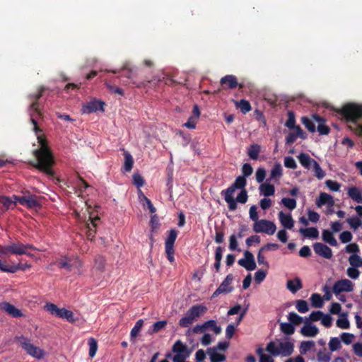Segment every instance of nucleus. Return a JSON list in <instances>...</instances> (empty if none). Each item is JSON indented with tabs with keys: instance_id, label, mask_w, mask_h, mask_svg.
Masks as SVG:
<instances>
[{
	"instance_id": "nucleus-13",
	"label": "nucleus",
	"mask_w": 362,
	"mask_h": 362,
	"mask_svg": "<svg viewBox=\"0 0 362 362\" xmlns=\"http://www.w3.org/2000/svg\"><path fill=\"white\" fill-rule=\"evenodd\" d=\"M220 83L222 89H234L237 86L240 89L243 88V83H238L236 76L234 75H226L221 78Z\"/></svg>"
},
{
	"instance_id": "nucleus-57",
	"label": "nucleus",
	"mask_w": 362,
	"mask_h": 362,
	"mask_svg": "<svg viewBox=\"0 0 362 362\" xmlns=\"http://www.w3.org/2000/svg\"><path fill=\"white\" fill-rule=\"evenodd\" d=\"M281 203L290 210H293L296 207V201L294 199L283 198Z\"/></svg>"
},
{
	"instance_id": "nucleus-62",
	"label": "nucleus",
	"mask_w": 362,
	"mask_h": 362,
	"mask_svg": "<svg viewBox=\"0 0 362 362\" xmlns=\"http://www.w3.org/2000/svg\"><path fill=\"white\" fill-rule=\"evenodd\" d=\"M349 261L352 267H357L361 266L362 259L356 254L351 255L350 257L349 258Z\"/></svg>"
},
{
	"instance_id": "nucleus-8",
	"label": "nucleus",
	"mask_w": 362,
	"mask_h": 362,
	"mask_svg": "<svg viewBox=\"0 0 362 362\" xmlns=\"http://www.w3.org/2000/svg\"><path fill=\"white\" fill-rule=\"evenodd\" d=\"M45 309L51 315L56 317L66 319L69 322H74L75 318L72 311L66 308H59L55 304L49 303L45 305Z\"/></svg>"
},
{
	"instance_id": "nucleus-32",
	"label": "nucleus",
	"mask_w": 362,
	"mask_h": 362,
	"mask_svg": "<svg viewBox=\"0 0 362 362\" xmlns=\"http://www.w3.org/2000/svg\"><path fill=\"white\" fill-rule=\"evenodd\" d=\"M207 354L210 357L211 362H223L226 360V356L218 354L215 349H208Z\"/></svg>"
},
{
	"instance_id": "nucleus-9",
	"label": "nucleus",
	"mask_w": 362,
	"mask_h": 362,
	"mask_svg": "<svg viewBox=\"0 0 362 362\" xmlns=\"http://www.w3.org/2000/svg\"><path fill=\"white\" fill-rule=\"evenodd\" d=\"M18 342L21 347L27 352L28 354L36 358H42L44 356V351L39 347L30 343V339L27 337L21 336L18 338Z\"/></svg>"
},
{
	"instance_id": "nucleus-39",
	"label": "nucleus",
	"mask_w": 362,
	"mask_h": 362,
	"mask_svg": "<svg viewBox=\"0 0 362 362\" xmlns=\"http://www.w3.org/2000/svg\"><path fill=\"white\" fill-rule=\"evenodd\" d=\"M18 202L13 199V196L12 197L7 196H1L0 197V204H1L6 210L10 209L12 205L16 206V203Z\"/></svg>"
},
{
	"instance_id": "nucleus-7",
	"label": "nucleus",
	"mask_w": 362,
	"mask_h": 362,
	"mask_svg": "<svg viewBox=\"0 0 362 362\" xmlns=\"http://www.w3.org/2000/svg\"><path fill=\"white\" fill-rule=\"evenodd\" d=\"M136 72L134 69L128 67L127 65H124L122 69V74L120 75L121 81L124 85H135L136 87H145L147 83L150 82L141 81L139 82L136 81Z\"/></svg>"
},
{
	"instance_id": "nucleus-14",
	"label": "nucleus",
	"mask_w": 362,
	"mask_h": 362,
	"mask_svg": "<svg viewBox=\"0 0 362 362\" xmlns=\"http://www.w3.org/2000/svg\"><path fill=\"white\" fill-rule=\"evenodd\" d=\"M244 259H240L238 260V264L244 267L247 271L255 270L257 266L252 253L248 250H246L244 252Z\"/></svg>"
},
{
	"instance_id": "nucleus-12",
	"label": "nucleus",
	"mask_w": 362,
	"mask_h": 362,
	"mask_svg": "<svg viewBox=\"0 0 362 362\" xmlns=\"http://www.w3.org/2000/svg\"><path fill=\"white\" fill-rule=\"evenodd\" d=\"M354 290L353 283L346 279L337 281L332 288L333 293L337 296L341 292H351Z\"/></svg>"
},
{
	"instance_id": "nucleus-4",
	"label": "nucleus",
	"mask_w": 362,
	"mask_h": 362,
	"mask_svg": "<svg viewBox=\"0 0 362 362\" xmlns=\"http://www.w3.org/2000/svg\"><path fill=\"white\" fill-rule=\"evenodd\" d=\"M28 249L39 250L32 244H23L19 241L12 242L8 245H0V255H7L8 254L16 255H26L33 257V255L28 251Z\"/></svg>"
},
{
	"instance_id": "nucleus-47",
	"label": "nucleus",
	"mask_w": 362,
	"mask_h": 362,
	"mask_svg": "<svg viewBox=\"0 0 362 362\" xmlns=\"http://www.w3.org/2000/svg\"><path fill=\"white\" fill-rule=\"evenodd\" d=\"M312 305L315 308H322L323 306V300L321 296L318 293H313L310 297Z\"/></svg>"
},
{
	"instance_id": "nucleus-33",
	"label": "nucleus",
	"mask_w": 362,
	"mask_h": 362,
	"mask_svg": "<svg viewBox=\"0 0 362 362\" xmlns=\"http://www.w3.org/2000/svg\"><path fill=\"white\" fill-rule=\"evenodd\" d=\"M177 236V231L175 229H171L169 231L168 238L165 242V248H174V244Z\"/></svg>"
},
{
	"instance_id": "nucleus-16",
	"label": "nucleus",
	"mask_w": 362,
	"mask_h": 362,
	"mask_svg": "<svg viewBox=\"0 0 362 362\" xmlns=\"http://www.w3.org/2000/svg\"><path fill=\"white\" fill-rule=\"evenodd\" d=\"M105 103L98 100H91L82 107V112L85 114H90L100 110L104 111Z\"/></svg>"
},
{
	"instance_id": "nucleus-64",
	"label": "nucleus",
	"mask_w": 362,
	"mask_h": 362,
	"mask_svg": "<svg viewBox=\"0 0 362 362\" xmlns=\"http://www.w3.org/2000/svg\"><path fill=\"white\" fill-rule=\"evenodd\" d=\"M241 170L243 173V177H247L252 175L253 172V168L250 163H245L242 166Z\"/></svg>"
},
{
	"instance_id": "nucleus-50",
	"label": "nucleus",
	"mask_w": 362,
	"mask_h": 362,
	"mask_svg": "<svg viewBox=\"0 0 362 362\" xmlns=\"http://www.w3.org/2000/svg\"><path fill=\"white\" fill-rule=\"evenodd\" d=\"M105 266V259L101 255H98L95 258L94 267L100 272L104 271Z\"/></svg>"
},
{
	"instance_id": "nucleus-58",
	"label": "nucleus",
	"mask_w": 362,
	"mask_h": 362,
	"mask_svg": "<svg viewBox=\"0 0 362 362\" xmlns=\"http://www.w3.org/2000/svg\"><path fill=\"white\" fill-rule=\"evenodd\" d=\"M346 221L350 225V226L354 229H357L362 225L361 220L356 216L349 218L346 219Z\"/></svg>"
},
{
	"instance_id": "nucleus-28",
	"label": "nucleus",
	"mask_w": 362,
	"mask_h": 362,
	"mask_svg": "<svg viewBox=\"0 0 362 362\" xmlns=\"http://www.w3.org/2000/svg\"><path fill=\"white\" fill-rule=\"evenodd\" d=\"M287 288L293 293H296L302 288L303 284L301 280L298 277H296L293 280H288L286 284Z\"/></svg>"
},
{
	"instance_id": "nucleus-38",
	"label": "nucleus",
	"mask_w": 362,
	"mask_h": 362,
	"mask_svg": "<svg viewBox=\"0 0 362 362\" xmlns=\"http://www.w3.org/2000/svg\"><path fill=\"white\" fill-rule=\"evenodd\" d=\"M235 106L240 110L243 114H246L251 110V105L250 102L245 99L235 102Z\"/></svg>"
},
{
	"instance_id": "nucleus-56",
	"label": "nucleus",
	"mask_w": 362,
	"mask_h": 362,
	"mask_svg": "<svg viewBox=\"0 0 362 362\" xmlns=\"http://www.w3.org/2000/svg\"><path fill=\"white\" fill-rule=\"evenodd\" d=\"M194 321L186 313L184 317H182L179 320V325L181 327H189Z\"/></svg>"
},
{
	"instance_id": "nucleus-37",
	"label": "nucleus",
	"mask_w": 362,
	"mask_h": 362,
	"mask_svg": "<svg viewBox=\"0 0 362 362\" xmlns=\"http://www.w3.org/2000/svg\"><path fill=\"white\" fill-rule=\"evenodd\" d=\"M261 151V147L259 144H254L250 146L248 148L247 154L250 158L252 160H257L259 158V153Z\"/></svg>"
},
{
	"instance_id": "nucleus-35",
	"label": "nucleus",
	"mask_w": 362,
	"mask_h": 362,
	"mask_svg": "<svg viewBox=\"0 0 362 362\" xmlns=\"http://www.w3.org/2000/svg\"><path fill=\"white\" fill-rule=\"evenodd\" d=\"M70 262L71 259L69 257H63L57 260L55 264L59 268L65 269L66 271L71 272L72 270V265Z\"/></svg>"
},
{
	"instance_id": "nucleus-44",
	"label": "nucleus",
	"mask_w": 362,
	"mask_h": 362,
	"mask_svg": "<svg viewBox=\"0 0 362 362\" xmlns=\"http://www.w3.org/2000/svg\"><path fill=\"white\" fill-rule=\"evenodd\" d=\"M287 318L293 326L299 325L303 322V318L294 312L289 313Z\"/></svg>"
},
{
	"instance_id": "nucleus-54",
	"label": "nucleus",
	"mask_w": 362,
	"mask_h": 362,
	"mask_svg": "<svg viewBox=\"0 0 362 362\" xmlns=\"http://www.w3.org/2000/svg\"><path fill=\"white\" fill-rule=\"evenodd\" d=\"M313 169L315 173V176L319 179L321 180L325 176V173L324 170L321 168L320 165L317 162H315V164L313 165Z\"/></svg>"
},
{
	"instance_id": "nucleus-55",
	"label": "nucleus",
	"mask_w": 362,
	"mask_h": 362,
	"mask_svg": "<svg viewBox=\"0 0 362 362\" xmlns=\"http://www.w3.org/2000/svg\"><path fill=\"white\" fill-rule=\"evenodd\" d=\"M248 199L247 192L245 189H242L235 199V204L237 202L240 204H245Z\"/></svg>"
},
{
	"instance_id": "nucleus-45",
	"label": "nucleus",
	"mask_w": 362,
	"mask_h": 362,
	"mask_svg": "<svg viewBox=\"0 0 362 362\" xmlns=\"http://www.w3.org/2000/svg\"><path fill=\"white\" fill-rule=\"evenodd\" d=\"M144 325V320L142 319L139 320L134 325V327L132 329L130 332V339L132 340L136 338L139 333L140 332Z\"/></svg>"
},
{
	"instance_id": "nucleus-22",
	"label": "nucleus",
	"mask_w": 362,
	"mask_h": 362,
	"mask_svg": "<svg viewBox=\"0 0 362 362\" xmlns=\"http://www.w3.org/2000/svg\"><path fill=\"white\" fill-rule=\"evenodd\" d=\"M207 308L202 305H195L192 306L187 312V314L193 320L196 321L201 315L206 313Z\"/></svg>"
},
{
	"instance_id": "nucleus-11",
	"label": "nucleus",
	"mask_w": 362,
	"mask_h": 362,
	"mask_svg": "<svg viewBox=\"0 0 362 362\" xmlns=\"http://www.w3.org/2000/svg\"><path fill=\"white\" fill-rule=\"evenodd\" d=\"M233 280V274H228L221 285L213 293L211 298H216L221 293H229L232 292L233 291V287L231 286Z\"/></svg>"
},
{
	"instance_id": "nucleus-40",
	"label": "nucleus",
	"mask_w": 362,
	"mask_h": 362,
	"mask_svg": "<svg viewBox=\"0 0 362 362\" xmlns=\"http://www.w3.org/2000/svg\"><path fill=\"white\" fill-rule=\"evenodd\" d=\"M301 122L310 132L313 133L316 131L315 124H314L315 121L313 119L312 117L311 118L303 117L301 118Z\"/></svg>"
},
{
	"instance_id": "nucleus-43",
	"label": "nucleus",
	"mask_w": 362,
	"mask_h": 362,
	"mask_svg": "<svg viewBox=\"0 0 362 362\" xmlns=\"http://www.w3.org/2000/svg\"><path fill=\"white\" fill-rule=\"evenodd\" d=\"M205 329L212 330L216 334H219L221 332V328L218 326L216 322L214 320H210L204 322Z\"/></svg>"
},
{
	"instance_id": "nucleus-41",
	"label": "nucleus",
	"mask_w": 362,
	"mask_h": 362,
	"mask_svg": "<svg viewBox=\"0 0 362 362\" xmlns=\"http://www.w3.org/2000/svg\"><path fill=\"white\" fill-rule=\"evenodd\" d=\"M280 330L286 335H291L295 332V327L291 322H281Z\"/></svg>"
},
{
	"instance_id": "nucleus-26",
	"label": "nucleus",
	"mask_w": 362,
	"mask_h": 362,
	"mask_svg": "<svg viewBox=\"0 0 362 362\" xmlns=\"http://www.w3.org/2000/svg\"><path fill=\"white\" fill-rule=\"evenodd\" d=\"M347 194L354 202L362 204V194L358 187L353 186L348 188Z\"/></svg>"
},
{
	"instance_id": "nucleus-5",
	"label": "nucleus",
	"mask_w": 362,
	"mask_h": 362,
	"mask_svg": "<svg viewBox=\"0 0 362 362\" xmlns=\"http://www.w3.org/2000/svg\"><path fill=\"white\" fill-rule=\"evenodd\" d=\"M45 91L44 87H40L39 88L38 93L35 94H31L29 95V99L31 100V104L30 105V121L34 126V130L36 133L38 132H41L37 126V120L35 119V117H40L42 115L41 111L39 107V100L42 96V93Z\"/></svg>"
},
{
	"instance_id": "nucleus-61",
	"label": "nucleus",
	"mask_w": 362,
	"mask_h": 362,
	"mask_svg": "<svg viewBox=\"0 0 362 362\" xmlns=\"http://www.w3.org/2000/svg\"><path fill=\"white\" fill-rule=\"evenodd\" d=\"M133 183L136 186L137 188H140L144 185V180L143 177L139 173H134L133 176Z\"/></svg>"
},
{
	"instance_id": "nucleus-18",
	"label": "nucleus",
	"mask_w": 362,
	"mask_h": 362,
	"mask_svg": "<svg viewBox=\"0 0 362 362\" xmlns=\"http://www.w3.org/2000/svg\"><path fill=\"white\" fill-rule=\"evenodd\" d=\"M300 334L306 337H314L319 333L318 328L312 325L308 320H305L304 326L300 329Z\"/></svg>"
},
{
	"instance_id": "nucleus-49",
	"label": "nucleus",
	"mask_w": 362,
	"mask_h": 362,
	"mask_svg": "<svg viewBox=\"0 0 362 362\" xmlns=\"http://www.w3.org/2000/svg\"><path fill=\"white\" fill-rule=\"evenodd\" d=\"M296 308L300 313H305L309 310L308 304L305 300H297L296 301Z\"/></svg>"
},
{
	"instance_id": "nucleus-20",
	"label": "nucleus",
	"mask_w": 362,
	"mask_h": 362,
	"mask_svg": "<svg viewBox=\"0 0 362 362\" xmlns=\"http://www.w3.org/2000/svg\"><path fill=\"white\" fill-rule=\"evenodd\" d=\"M313 119L318 124L317 131L320 135H327L330 132V128L325 124V119L317 114L312 115Z\"/></svg>"
},
{
	"instance_id": "nucleus-34",
	"label": "nucleus",
	"mask_w": 362,
	"mask_h": 362,
	"mask_svg": "<svg viewBox=\"0 0 362 362\" xmlns=\"http://www.w3.org/2000/svg\"><path fill=\"white\" fill-rule=\"evenodd\" d=\"M124 163L123 165L124 172H130L133 168L134 160L132 155L128 151H124Z\"/></svg>"
},
{
	"instance_id": "nucleus-27",
	"label": "nucleus",
	"mask_w": 362,
	"mask_h": 362,
	"mask_svg": "<svg viewBox=\"0 0 362 362\" xmlns=\"http://www.w3.org/2000/svg\"><path fill=\"white\" fill-rule=\"evenodd\" d=\"M267 180V181H268ZM260 194L265 197H270L274 194L275 187L273 185L268 183L267 182L262 183L259 187Z\"/></svg>"
},
{
	"instance_id": "nucleus-42",
	"label": "nucleus",
	"mask_w": 362,
	"mask_h": 362,
	"mask_svg": "<svg viewBox=\"0 0 362 362\" xmlns=\"http://www.w3.org/2000/svg\"><path fill=\"white\" fill-rule=\"evenodd\" d=\"M173 351L176 354H187L189 353L187 351V347L185 344H184L180 340H177L174 345L173 346Z\"/></svg>"
},
{
	"instance_id": "nucleus-52",
	"label": "nucleus",
	"mask_w": 362,
	"mask_h": 362,
	"mask_svg": "<svg viewBox=\"0 0 362 362\" xmlns=\"http://www.w3.org/2000/svg\"><path fill=\"white\" fill-rule=\"evenodd\" d=\"M285 126L289 129H294L296 125V116L293 111L288 112V119L285 123Z\"/></svg>"
},
{
	"instance_id": "nucleus-10",
	"label": "nucleus",
	"mask_w": 362,
	"mask_h": 362,
	"mask_svg": "<svg viewBox=\"0 0 362 362\" xmlns=\"http://www.w3.org/2000/svg\"><path fill=\"white\" fill-rule=\"evenodd\" d=\"M276 230L275 223L271 221L266 219H261L253 225V230L255 233H264L267 235H273Z\"/></svg>"
},
{
	"instance_id": "nucleus-31",
	"label": "nucleus",
	"mask_w": 362,
	"mask_h": 362,
	"mask_svg": "<svg viewBox=\"0 0 362 362\" xmlns=\"http://www.w3.org/2000/svg\"><path fill=\"white\" fill-rule=\"evenodd\" d=\"M322 240L329 244L331 246L336 247L338 245V243L333 235L332 231L329 230H323L322 233Z\"/></svg>"
},
{
	"instance_id": "nucleus-17",
	"label": "nucleus",
	"mask_w": 362,
	"mask_h": 362,
	"mask_svg": "<svg viewBox=\"0 0 362 362\" xmlns=\"http://www.w3.org/2000/svg\"><path fill=\"white\" fill-rule=\"evenodd\" d=\"M313 247L315 252L320 257L331 259L333 256L331 248L322 243H315Z\"/></svg>"
},
{
	"instance_id": "nucleus-51",
	"label": "nucleus",
	"mask_w": 362,
	"mask_h": 362,
	"mask_svg": "<svg viewBox=\"0 0 362 362\" xmlns=\"http://www.w3.org/2000/svg\"><path fill=\"white\" fill-rule=\"evenodd\" d=\"M88 344L89 346V356L93 358L95 356L98 349V342L94 338H90Z\"/></svg>"
},
{
	"instance_id": "nucleus-30",
	"label": "nucleus",
	"mask_w": 362,
	"mask_h": 362,
	"mask_svg": "<svg viewBox=\"0 0 362 362\" xmlns=\"http://www.w3.org/2000/svg\"><path fill=\"white\" fill-rule=\"evenodd\" d=\"M299 233L308 238H317L319 236V231L316 228L310 227L307 228H300Z\"/></svg>"
},
{
	"instance_id": "nucleus-1",
	"label": "nucleus",
	"mask_w": 362,
	"mask_h": 362,
	"mask_svg": "<svg viewBox=\"0 0 362 362\" xmlns=\"http://www.w3.org/2000/svg\"><path fill=\"white\" fill-rule=\"evenodd\" d=\"M40 148L34 151V156L36 158L33 166L44 173L49 177H54L55 173L52 169L55 163L52 153L47 145L46 139L42 136H37Z\"/></svg>"
},
{
	"instance_id": "nucleus-53",
	"label": "nucleus",
	"mask_w": 362,
	"mask_h": 362,
	"mask_svg": "<svg viewBox=\"0 0 362 362\" xmlns=\"http://www.w3.org/2000/svg\"><path fill=\"white\" fill-rule=\"evenodd\" d=\"M329 347L331 351H335L341 347V341L337 337H332L329 342Z\"/></svg>"
},
{
	"instance_id": "nucleus-15",
	"label": "nucleus",
	"mask_w": 362,
	"mask_h": 362,
	"mask_svg": "<svg viewBox=\"0 0 362 362\" xmlns=\"http://www.w3.org/2000/svg\"><path fill=\"white\" fill-rule=\"evenodd\" d=\"M0 310L5 312L12 317L18 318L24 316L23 313L20 309L17 308L13 305L7 301H2L0 303Z\"/></svg>"
},
{
	"instance_id": "nucleus-29",
	"label": "nucleus",
	"mask_w": 362,
	"mask_h": 362,
	"mask_svg": "<svg viewBox=\"0 0 362 362\" xmlns=\"http://www.w3.org/2000/svg\"><path fill=\"white\" fill-rule=\"evenodd\" d=\"M100 218L98 217H95L90 220V223L87 224V231L86 236L87 238L90 240H93L95 234V227L97 226L96 221H99Z\"/></svg>"
},
{
	"instance_id": "nucleus-46",
	"label": "nucleus",
	"mask_w": 362,
	"mask_h": 362,
	"mask_svg": "<svg viewBox=\"0 0 362 362\" xmlns=\"http://www.w3.org/2000/svg\"><path fill=\"white\" fill-rule=\"evenodd\" d=\"M330 352L327 351L325 349L320 350L317 354V358L320 362H329L331 360Z\"/></svg>"
},
{
	"instance_id": "nucleus-6",
	"label": "nucleus",
	"mask_w": 362,
	"mask_h": 362,
	"mask_svg": "<svg viewBox=\"0 0 362 362\" xmlns=\"http://www.w3.org/2000/svg\"><path fill=\"white\" fill-rule=\"evenodd\" d=\"M13 199L21 205L25 206L28 209H40L42 207V197L31 194L26 191L23 196L13 195Z\"/></svg>"
},
{
	"instance_id": "nucleus-63",
	"label": "nucleus",
	"mask_w": 362,
	"mask_h": 362,
	"mask_svg": "<svg viewBox=\"0 0 362 362\" xmlns=\"http://www.w3.org/2000/svg\"><path fill=\"white\" fill-rule=\"evenodd\" d=\"M284 165L287 168L290 169H296L297 168V164L293 157L286 156L284 158Z\"/></svg>"
},
{
	"instance_id": "nucleus-2",
	"label": "nucleus",
	"mask_w": 362,
	"mask_h": 362,
	"mask_svg": "<svg viewBox=\"0 0 362 362\" xmlns=\"http://www.w3.org/2000/svg\"><path fill=\"white\" fill-rule=\"evenodd\" d=\"M337 113L341 119L351 124L349 127L355 134L362 136V124H358V122L362 119V105L346 104L341 109L337 110Z\"/></svg>"
},
{
	"instance_id": "nucleus-3",
	"label": "nucleus",
	"mask_w": 362,
	"mask_h": 362,
	"mask_svg": "<svg viewBox=\"0 0 362 362\" xmlns=\"http://www.w3.org/2000/svg\"><path fill=\"white\" fill-rule=\"evenodd\" d=\"M247 185V180L245 177L243 176H238L235 180V182L226 189L222 190L221 195L223 196L224 200L228 204V206L230 211H235L238 208L237 204H235L233 194L237 189L241 190L245 189Z\"/></svg>"
},
{
	"instance_id": "nucleus-25",
	"label": "nucleus",
	"mask_w": 362,
	"mask_h": 362,
	"mask_svg": "<svg viewBox=\"0 0 362 362\" xmlns=\"http://www.w3.org/2000/svg\"><path fill=\"white\" fill-rule=\"evenodd\" d=\"M298 160L302 166L309 170L317 162L315 160L312 158L308 154L305 153H300L298 156Z\"/></svg>"
},
{
	"instance_id": "nucleus-23",
	"label": "nucleus",
	"mask_w": 362,
	"mask_h": 362,
	"mask_svg": "<svg viewBox=\"0 0 362 362\" xmlns=\"http://www.w3.org/2000/svg\"><path fill=\"white\" fill-rule=\"evenodd\" d=\"M327 204L329 207H332L334 204L333 197L327 193L321 192L318 199L316 200L317 207H322Z\"/></svg>"
},
{
	"instance_id": "nucleus-19",
	"label": "nucleus",
	"mask_w": 362,
	"mask_h": 362,
	"mask_svg": "<svg viewBox=\"0 0 362 362\" xmlns=\"http://www.w3.org/2000/svg\"><path fill=\"white\" fill-rule=\"evenodd\" d=\"M31 267V265L25 263V264H21L18 263L16 265H6L2 264L1 261L0 260V270L3 272H8V273H16L18 270L25 271L26 269H29Z\"/></svg>"
},
{
	"instance_id": "nucleus-48",
	"label": "nucleus",
	"mask_w": 362,
	"mask_h": 362,
	"mask_svg": "<svg viewBox=\"0 0 362 362\" xmlns=\"http://www.w3.org/2000/svg\"><path fill=\"white\" fill-rule=\"evenodd\" d=\"M314 346L315 342L313 341H303L300 343V352L301 354H305Z\"/></svg>"
},
{
	"instance_id": "nucleus-59",
	"label": "nucleus",
	"mask_w": 362,
	"mask_h": 362,
	"mask_svg": "<svg viewBox=\"0 0 362 362\" xmlns=\"http://www.w3.org/2000/svg\"><path fill=\"white\" fill-rule=\"evenodd\" d=\"M326 186L333 192H338L340 189L341 185L337 181H333L332 180H327L325 182Z\"/></svg>"
},
{
	"instance_id": "nucleus-60",
	"label": "nucleus",
	"mask_w": 362,
	"mask_h": 362,
	"mask_svg": "<svg viewBox=\"0 0 362 362\" xmlns=\"http://www.w3.org/2000/svg\"><path fill=\"white\" fill-rule=\"evenodd\" d=\"M266 350L272 356H276L279 355V348L276 347V343L274 341H270L268 343Z\"/></svg>"
},
{
	"instance_id": "nucleus-21",
	"label": "nucleus",
	"mask_w": 362,
	"mask_h": 362,
	"mask_svg": "<svg viewBox=\"0 0 362 362\" xmlns=\"http://www.w3.org/2000/svg\"><path fill=\"white\" fill-rule=\"evenodd\" d=\"M279 342V355L282 356L286 357L289 356L293 352L294 345L293 343L289 341H281L278 340Z\"/></svg>"
},
{
	"instance_id": "nucleus-24",
	"label": "nucleus",
	"mask_w": 362,
	"mask_h": 362,
	"mask_svg": "<svg viewBox=\"0 0 362 362\" xmlns=\"http://www.w3.org/2000/svg\"><path fill=\"white\" fill-rule=\"evenodd\" d=\"M279 219L281 224L286 229H291L293 227L294 221L290 214H285L283 211L279 213Z\"/></svg>"
},
{
	"instance_id": "nucleus-36",
	"label": "nucleus",
	"mask_w": 362,
	"mask_h": 362,
	"mask_svg": "<svg viewBox=\"0 0 362 362\" xmlns=\"http://www.w3.org/2000/svg\"><path fill=\"white\" fill-rule=\"evenodd\" d=\"M282 171L283 170L281 164L276 163L271 170L270 179L279 180L283 175Z\"/></svg>"
}]
</instances>
